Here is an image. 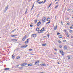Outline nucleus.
Masks as SVG:
<instances>
[{
  "instance_id": "e433bc0d",
  "label": "nucleus",
  "mask_w": 73,
  "mask_h": 73,
  "mask_svg": "<svg viewBox=\"0 0 73 73\" xmlns=\"http://www.w3.org/2000/svg\"><path fill=\"white\" fill-rule=\"evenodd\" d=\"M47 36L48 38H49V35L48 34L47 35Z\"/></svg>"
},
{
  "instance_id": "f3484780",
  "label": "nucleus",
  "mask_w": 73,
  "mask_h": 73,
  "mask_svg": "<svg viewBox=\"0 0 73 73\" xmlns=\"http://www.w3.org/2000/svg\"><path fill=\"white\" fill-rule=\"evenodd\" d=\"M17 36V35H11V37H15V36Z\"/></svg>"
},
{
  "instance_id": "e2e57ef3",
  "label": "nucleus",
  "mask_w": 73,
  "mask_h": 73,
  "mask_svg": "<svg viewBox=\"0 0 73 73\" xmlns=\"http://www.w3.org/2000/svg\"><path fill=\"white\" fill-rule=\"evenodd\" d=\"M58 64H60V62H58Z\"/></svg>"
},
{
  "instance_id": "052dcab7",
  "label": "nucleus",
  "mask_w": 73,
  "mask_h": 73,
  "mask_svg": "<svg viewBox=\"0 0 73 73\" xmlns=\"http://www.w3.org/2000/svg\"><path fill=\"white\" fill-rule=\"evenodd\" d=\"M31 1V0H29L28 2H30V1Z\"/></svg>"
},
{
  "instance_id": "6e6d98bb",
  "label": "nucleus",
  "mask_w": 73,
  "mask_h": 73,
  "mask_svg": "<svg viewBox=\"0 0 73 73\" xmlns=\"http://www.w3.org/2000/svg\"><path fill=\"white\" fill-rule=\"evenodd\" d=\"M37 62L38 63H39V62H40V61H39V60H38L37 61Z\"/></svg>"
},
{
  "instance_id": "5fc2aeb1",
  "label": "nucleus",
  "mask_w": 73,
  "mask_h": 73,
  "mask_svg": "<svg viewBox=\"0 0 73 73\" xmlns=\"http://www.w3.org/2000/svg\"><path fill=\"white\" fill-rule=\"evenodd\" d=\"M67 37H69V36L68 35H67Z\"/></svg>"
},
{
  "instance_id": "a878e982",
  "label": "nucleus",
  "mask_w": 73,
  "mask_h": 73,
  "mask_svg": "<svg viewBox=\"0 0 73 73\" xmlns=\"http://www.w3.org/2000/svg\"><path fill=\"white\" fill-rule=\"evenodd\" d=\"M38 64V62H36L35 63V65H37Z\"/></svg>"
},
{
  "instance_id": "a211bd4d",
  "label": "nucleus",
  "mask_w": 73,
  "mask_h": 73,
  "mask_svg": "<svg viewBox=\"0 0 73 73\" xmlns=\"http://www.w3.org/2000/svg\"><path fill=\"white\" fill-rule=\"evenodd\" d=\"M26 39V38L24 37H23V38L22 39V41H25V39Z\"/></svg>"
},
{
  "instance_id": "ddd939ff",
  "label": "nucleus",
  "mask_w": 73,
  "mask_h": 73,
  "mask_svg": "<svg viewBox=\"0 0 73 73\" xmlns=\"http://www.w3.org/2000/svg\"><path fill=\"white\" fill-rule=\"evenodd\" d=\"M35 2L34 3V4H33V6H32V8L31 9V11H32V9H33V7H34V5H35Z\"/></svg>"
},
{
  "instance_id": "5701e85b",
  "label": "nucleus",
  "mask_w": 73,
  "mask_h": 73,
  "mask_svg": "<svg viewBox=\"0 0 73 73\" xmlns=\"http://www.w3.org/2000/svg\"><path fill=\"white\" fill-rule=\"evenodd\" d=\"M66 49H67V46H64V49L66 50Z\"/></svg>"
},
{
  "instance_id": "680f3d73",
  "label": "nucleus",
  "mask_w": 73,
  "mask_h": 73,
  "mask_svg": "<svg viewBox=\"0 0 73 73\" xmlns=\"http://www.w3.org/2000/svg\"><path fill=\"white\" fill-rule=\"evenodd\" d=\"M58 2H57L56 3V4H58Z\"/></svg>"
},
{
  "instance_id": "0e129e2a",
  "label": "nucleus",
  "mask_w": 73,
  "mask_h": 73,
  "mask_svg": "<svg viewBox=\"0 0 73 73\" xmlns=\"http://www.w3.org/2000/svg\"><path fill=\"white\" fill-rule=\"evenodd\" d=\"M16 29H14V31H16Z\"/></svg>"
},
{
  "instance_id": "9b49d317",
  "label": "nucleus",
  "mask_w": 73,
  "mask_h": 73,
  "mask_svg": "<svg viewBox=\"0 0 73 73\" xmlns=\"http://www.w3.org/2000/svg\"><path fill=\"white\" fill-rule=\"evenodd\" d=\"M60 53L62 54V55H64V52L63 53V51H60Z\"/></svg>"
},
{
  "instance_id": "4c0bfd02",
  "label": "nucleus",
  "mask_w": 73,
  "mask_h": 73,
  "mask_svg": "<svg viewBox=\"0 0 73 73\" xmlns=\"http://www.w3.org/2000/svg\"><path fill=\"white\" fill-rule=\"evenodd\" d=\"M67 24L68 25H70V24L69 23H67Z\"/></svg>"
},
{
  "instance_id": "de8ad7c7",
  "label": "nucleus",
  "mask_w": 73,
  "mask_h": 73,
  "mask_svg": "<svg viewBox=\"0 0 73 73\" xmlns=\"http://www.w3.org/2000/svg\"><path fill=\"white\" fill-rule=\"evenodd\" d=\"M33 50L32 49H29V51H31V50Z\"/></svg>"
},
{
  "instance_id": "cd10ccee",
  "label": "nucleus",
  "mask_w": 73,
  "mask_h": 73,
  "mask_svg": "<svg viewBox=\"0 0 73 73\" xmlns=\"http://www.w3.org/2000/svg\"><path fill=\"white\" fill-rule=\"evenodd\" d=\"M59 38H62V35H60L59 36Z\"/></svg>"
},
{
  "instance_id": "393cba45",
  "label": "nucleus",
  "mask_w": 73,
  "mask_h": 73,
  "mask_svg": "<svg viewBox=\"0 0 73 73\" xmlns=\"http://www.w3.org/2000/svg\"><path fill=\"white\" fill-rule=\"evenodd\" d=\"M19 69H22L23 68V67H20L19 68Z\"/></svg>"
},
{
  "instance_id": "f8f14e48",
  "label": "nucleus",
  "mask_w": 73,
  "mask_h": 73,
  "mask_svg": "<svg viewBox=\"0 0 73 73\" xmlns=\"http://www.w3.org/2000/svg\"><path fill=\"white\" fill-rule=\"evenodd\" d=\"M8 5L6 7L5 10V12H6V11H7V9H8Z\"/></svg>"
},
{
  "instance_id": "bf43d9fd",
  "label": "nucleus",
  "mask_w": 73,
  "mask_h": 73,
  "mask_svg": "<svg viewBox=\"0 0 73 73\" xmlns=\"http://www.w3.org/2000/svg\"><path fill=\"white\" fill-rule=\"evenodd\" d=\"M66 35H68V33H66Z\"/></svg>"
},
{
  "instance_id": "f03ea898",
  "label": "nucleus",
  "mask_w": 73,
  "mask_h": 73,
  "mask_svg": "<svg viewBox=\"0 0 73 73\" xmlns=\"http://www.w3.org/2000/svg\"><path fill=\"white\" fill-rule=\"evenodd\" d=\"M41 21H39L37 24L36 25L37 27H39L40 25H41Z\"/></svg>"
},
{
  "instance_id": "58836bf2",
  "label": "nucleus",
  "mask_w": 73,
  "mask_h": 73,
  "mask_svg": "<svg viewBox=\"0 0 73 73\" xmlns=\"http://www.w3.org/2000/svg\"><path fill=\"white\" fill-rule=\"evenodd\" d=\"M46 0H45L44 2L43 3V4H44V3H45V2H46Z\"/></svg>"
},
{
  "instance_id": "774afa93",
  "label": "nucleus",
  "mask_w": 73,
  "mask_h": 73,
  "mask_svg": "<svg viewBox=\"0 0 73 73\" xmlns=\"http://www.w3.org/2000/svg\"><path fill=\"white\" fill-rule=\"evenodd\" d=\"M31 55H34V54H31Z\"/></svg>"
},
{
  "instance_id": "72a5a7b5",
  "label": "nucleus",
  "mask_w": 73,
  "mask_h": 73,
  "mask_svg": "<svg viewBox=\"0 0 73 73\" xmlns=\"http://www.w3.org/2000/svg\"><path fill=\"white\" fill-rule=\"evenodd\" d=\"M18 66H19V65H18L16 66V68H17Z\"/></svg>"
},
{
  "instance_id": "13d9d810",
  "label": "nucleus",
  "mask_w": 73,
  "mask_h": 73,
  "mask_svg": "<svg viewBox=\"0 0 73 73\" xmlns=\"http://www.w3.org/2000/svg\"><path fill=\"white\" fill-rule=\"evenodd\" d=\"M64 31L65 32H67V31L66 30H64Z\"/></svg>"
},
{
  "instance_id": "69168bd1",
  "label": "nucleus",
  "mask_w": 73,
  "mask_h": 73,
  "mask_svg": "<svg viewBox=\"0 0 73 73\" xmlns=\"http://www.w3.org/2000/svg\"><path fill=\"white\" fill-rule=\"evenodd\" d=\"M61 23H62V25H63V24L62 23V22H61Z\"/></svg>"
},
{
  "instance_id": "09e8293b",
  "label": "nucleus",
  "mask_w": 73,
  "mask_h": 73,
  "mask_svg": "<svg viewBox=\"0 0 73 73\" xmlns=\"http://www.w3.org/2000/svg\"><path fill=\"white\" fill-rule=\"evenodd\" d=\"M70 29H73V27L71 26L70 27Z\"/></svg>"
},
{
  "instance_id": "9d476101",
  "label": "nucleus",
  "mask_w": 73,
  "mask_h": 73,
  "mask_svg": "<svg viewBox=\"0 0 73 73\" xmlns=\"http://www.w3.org/2000/svg\"><path fill=\"white\" fill-rule=\"evenodd\" d=\"M11 41H13V42H16V41H17V40L16 39H12Z\"/></svg>"
},
{
  "instance_id": "b1692460",
  "label": "nucleus",
  "mask_w": 73,
  "mask_h": 73,
  "mask_svg": "<svg viewBox=\"0 0 73 73\" xmlns=\"http://www.w3.org/2000/svg\"><path fill=\"white\" fill-rule=\"evenodd\" d=\"M28 66H32V65H33V64H28Z\"/></svg>"
},
{
  "instance_id": "2f4dec72",
  "label": "nucleus",
  "mask_w": 73,
  "mask_h": 73,
  "mask_svg": "<svg viewBox=\"0 0 73 73\" xmlns=\"http://www.w3.org/2000/svg\"><path fill=\"white\" fill-rule=\"evenodd\" d=\"M38 4H41L42 3V2H38Z\"/></svg>"
},
{
  "instance_id": "864d4df0",
  "label": "nucleus",
  "mask_w": 73,
  "mask_h": 73,
  "mask_svg": "<svg viewBox=\"0 0 73 73\" xmlns=\"http://www.w3.org/2000/svg\"><path fill=\"white\" fill-rule=\"evenodd\" d=\"M58 42L60 43H61V42L60 41V40H59Z\"/></svg>"
},
{
  "instance_id": "4d7b16f0",
  "label": "nucleus",
  "mask_w": 73,
  "mask_h": 73,
  "mask_svg": "<svg viewBox=\"0 0 73 73\" xmlns=\"http://www.w3.org/2000/svg\"><path fill=\"white\" fill-rule=\"evenodd\" d=\"M54 54H57V53L56 52H54Z\"/></svg>"
},
{
  "instance_id": "49530a36",
  "label": "nucleus",
  "mask_w": 73,
  "mask_h": 73,
  "mask_svg": "<svg viewBox=\"0 0 73 73\" xmlns=\"http://www.w3.org/2000/svg\"><path fill=\"white\" fill-rule=\"evenodd\" d=\"M38 1H39L38 0L37 1H36V2L37 3H39V2H38Z\"/></svg>"
},
{
  "instance_id": "3c124183",
  "label": "nucleus",
  "mask_w": 73,
  "mask_h": 73,
  "mask_svg": "<svg viewBox=\"0 0 73 73\" xmlns=\"http://www.w3.org/2000/svg\"><path fill=\"white\" fill-rule=\"evenodd\" d=\"M59 46L60 48H62V46L60 45Z\"/></svg>"
},
{
  "instance_id": "37998d69",
  "label": "nucleus",
  "mask_w": 73,
  "mask_h": 73,
  "mask_svg": "<svg viewBox=\"0 0 73 73\" xmlns=\"http://www.w3.org/2000/svg\"><path fill=\"white\" fill-rule=\"evenodd\" d=\"M27 13V10H26V11H25V14H26V13Z\"/></svg>"
},
{
  "instance_id": "473e14b6",
  "label": "nucleus",
  "mask_w": 73,
  "mask_h": 73,
  "mask_svg": "<svg viewBox=\"0 0 73 73\" xmlns=\"http://www.w3.org/2000/svg\"><path fill=\"white\" fill-rule=\"evenodd\" d=\"M54 49L55 50H56V51H57V49L56 48H54Z\"/></svg>"
},
{
  "instance_id": "2eb2a0df",
  "label": "nucleus",
  "mask_w": 73,
  "mask_h": 73,
  "mask_svg": "<svg viewBox=\"0 0 73 73\" xmlns=\"http://www.w3.org/2000/svg\"><path fill=\"white\" fill-rule=\"evenodd\" d=\"M12 58H13V59H14L15 58V55H14V54H13L12 55Z\"/></svg>"
},
{
  "instance_id": "6ab92c4d",
  "label": "nucleus",
  "mask_w": 73,
  "mask_h": 73,
  "mask_svg": "<svg viewBox=\"0 0 73 73\" xmlns=\"http://www.w3.org/2000/svg\"><path fill=\"white\" fill-rule=\"evenodd\" d=\"M37 21H38V20L37 19H36L34 21L35 24H36V23H37Z\"/></svg>"
},
{
  "instance_id": "7ed1b4c3",
  "label": "nucleus",
  "mask_w": 73,
  "mask_h": 73,
  "mask_svg": "<svg viewBox=\"0 0 73 73\" xmlns=\"http://www.w3.org/2000/svg\"><path fill=\"white\" fill-rule=\"evenodd\" d=\"M45 20H46V18L45 17H44L42 19V21L43 22V23H44Z\"/></svg>"
},
{
  "instance_id": "39448f33",
  "label": "nucleus",
  "mask_w": 73,
  "mask_h": 73,
  "mask_svg": "<svg viewBox=\"0 0 73 73\" xmlns=\"http://www.w3.org/2000/svg\"><path fill=\"white\" fill-rule=\"evenodd\" d=\"M40 65H41V66H46V64H43L42 63L40 64Z\"/></svg>"
},
{
  "instance_id": "8fccbe9b",
  "label": "nucleus",
  "mask_w": 73,
  "mask_h": 73,
  "mask_svg": "<svg viewBox=\"0 0 73 73\" xmlns=\"http://www.w3.org/2000/svg\"><path fill=\"white\" fill-rule=\"evenodd\" d=\"M30 27H33V25H30Z\"/></svg>"
},
{
  "instance_id": "79ce46f5",
  "label": "nucleus",
  "mask_w": 73,
  "mask_h": 73,
  "mask_svg": "<svg viewBox=\"0 0 73 73\" xmlns=\"http://www.w3.org/2000/svg\"><path fill=\"white\" fill-rule=\"evenodd\" d=\"M21 48H24V46H22L21 47Z\"/></svg>"
},
{
  "instance_id": "dca6fc26",
  "label": "nucleus",
  "mask_w": 73,
  "mask_h": 73,
  "mask_svg": "<svg viewBox=\"0 0 73 73\" xmlns=\"http://www.w3.org/2000/svg\"><path fill=\"white\" fill-rule=\"evenodd\" d=\"M71 10H72V9H68L67 11H68V12H71Z\"/></svg>"
},
{
  "instance_id": "4be33fe9",
  "label": "nucleus",
  "mask_w": 73,
  "mask_h": 73,
  "mask_svg": "<svg viewBox=\"0 0 73 73\" xmlns=\"http://www.w3.org/2000/svg\"><path fill=\"white\" fill-rule=\"evenodd\" d=\"M24 48H27V46H28V45L27 44H25L24 45Z\"/></svg>"
},
{
  "instance_id": "c85d7f7f",
  "label": "nucleus",
  "mask_w": 73,
  "mask_h": 73,
  "mask_svg": "<svg viewBox=\"0 0 73 73\" xmlns=\"http://www.w3.org/2000/svg\"><path fill=\"white\" fill-rule=\"evenodd\" d=\"M20 57L19 56H18L17 58V60L19 59H20Z\"/></svg>"
},
{
  "instance_id": "f704fd0d",
  "label": "nucleus",
  "mask_w": 73,
  "mask_h": 73,
  "mask_svg": "<svg viewBox=\"0 0 73 73\" xmlns=\"http://www.w3.org/2000/svg\"><path fill=\"white\" fill-rule=\"evenodd\" d=\"M68 59H70V56H68Z\"/></svg>"
},
{
  "instance_id": "c756f323",
  "label": "nucleus",
  "mask_w": 73,
  "mask_h": 73,
  "mask_svg": "<svg viewBox=\"0 0 73 73\" xmlns=\"http://www.w3.org/2000/svg\"><path fill=\"white\" fill-rule=\"evenodd\" d=\"M50 21H48V22H47V23H46V24H50Z\"/></svg>"
},
{
  "instance_id": "c03bdc74",
  "label": "nucleus",
  "mask_w": 73,
  "mask_h": 73,
  "mask_svg": "<svg viewBox=\"0 0 73 73\" xmlns=\"http://www.w3.org/2000/svg\"><path fill=\"white\" fill-rule=\"evenodd\" d=\"M51 5H52V4H50L48 6H49V7H50V6H51Z\"/></svg>"
},
{
  "instance_id": "ea45409f",
  "label": "nucleus",
  "mask_w": 73,
  "mask_h": 73,
  "mask_svg": "<svg viewBox=\"0 0 73 73\" xmlns=\"http://www.w3.org/2000/svg\"><path fill=\"white\" fill-rule=\"evenodd\" d=\"M63 41L64 42H66V40H63Z\"/></svg>"
},
{
  "instance_id": "338daca9",
  "label": "nucleus",
  "mask_w": 73,
  "mask_h": 73,
  "mask_svg": "<svg viewBox=\"0 0 73 73\" xmlns=\"http://www.w3.org/2000/svg\"><path fill=\"white\" fill-rule=\"evenodd\" d=\"M43 37H46V36H43Z\"/></svg>"
},
{
  "instance_id": "6e6552de",
  "label": "nucleus",
  "mask_w": 73,
  "mask_h": 73,
  "mask_svg": "<svg viewBox=\"0 0 73 73\" xmlns=\"http://www.w3.org/2000/svg\"><path fill=\"white\" fill-rule=\"evenodd\" d=\"M46 21L50 22V18H48L46 19Z\"/></svg>"
},
{
  "instance_id": "0eeeda50",
  "label": "nucleus",
  "mask_w": 73,
  "mask_h": 73,
  "mask_svg": "<svg viewBox=\"0 0 73 73\" xmlns=\"http://www.w3.org/2000/svg\"><path fill=\"white\" fill-rule=\"evenodd\" d=\"M29 41V39H28L27 41H26L25 42V44H28V42H28Z\"/></svg>"
},
{
  "instance_id": "4468645a",
  "label": "nucleus",
  "mask_w": 73,
  "mask_h": 73,
  "mask_svg": "<svg viewBox=\"0 0 73 73\" xmlns=\"http://www.w3.org/2000/svg\"><path fill=\"white\" fill-rule=\"evenodd\" d=\"M4 70H9V68H5L4 69Z\"/></svg>"
},
{
  "instance_id": "aec40b11",
  "label": "nucleus",
  "mask_w": 73,
  "mask_h": 73,
  "mask_svg": "<svg viewBox=\"0 0 73 73\" xmlns=\"http://www.w3.org/2000/svg\"><path fill=\"white\" fill-rule=\"evenodd\" d=\"M39 30H40V29H39V28H36V31H37V32H39Z\"/></svg>"
},
{
  "instance_id": "603ef678",
  "label": "nucleus",
  "mask_w": 73,
  "mask_h": 73,
  "mask_svg": "<svg viewBox=\"0 0 73 73\" xmlns=\"http://www.w3.org/2000/svg\"><path fill=\"white\" fill-rule=\"evenodd\" d=\"M25 37V38H27V35H25V37Z\"/></svg>"
},
{
  "instance_id": "a18cd8bd",
  "label": "nucleus",
  "mask_w": 73,
  "mask_h": 73,
  "mask_svg": "<svg viewBox=\"0 0 73 73\" xmlns=\"http://www.w3.org/2000/svg\"><path fill=\"white\" fill-rule=\"evenodd\" d=\"M15 32V31H14V30L12 31H11V33H13V32Z\"/></svg>"
},
{
  "instance_id": "bb28decb",
  "label": "nucleus",
  "mask_w": 73,
  "mask_h": 73,
  "mask_svg": "<svg viewBox=\"0 0 73 73\" xmlns=\"http://www.w3.org/2000/svg\"><path fill=\"white\" fill-rule=\"evenodd\" d=\"M58 6H59V5H57L55 7V8H57V7H58Z\"/></svg>"
},
{
  "instance_id": "423d86ee",
  "label": "nucleus",
  "mask_w": 73,
  "mask_h": 73,
  "mask_svg": "<svg viewBox=\"0 0 73 73\" xmlns=\"http://www.w3.org/2000/svg\"><path fill=\"white\" fill-rule=\"evenodd\" d=\"M32 36L33 37H36L37 35L36 34H33Z\"/></svg>"
},
{
  "instance_id": "7c9ffc66",
  "label": "nucleus",
  "mask_w": 73,
  "mask_h": 73,
  "mask_svg": "<svg viewBox=\"0 0 73 73\" xmlns=\"http://www.w3.org/2000/svg\"><path fill=\"white\" fill-rule=\"evenodd\" d=\"M69 32H70V33H72V32H73V31H72V30H70Z\"/></svg>"
},
{
  "instance_id": "412c9836",
  "label": "nucleus",
  "mask_w": 73,
  "mask_h": 73,
  "mask_svg": "<svg viewBox=\"0 0 73 73\" xmlns=\"http://www.w3.org/2000/svg\"><path fill=\"white\" fill-rule=\"evenodd\" d=\"M46 43L42 44V46H46Z\"/></svg>"
},
{
  "instance_id": "c9c22d12",
  "label": "nucleus",
  "mask_w": 73,
  "mask_h": 73,
  "mask_svg": "<svg viewBox=\"0 0 73 73\" xmlns=\"http://www.w3.org/2000/svg\"><path fill=\"white\" fill-rule=\"evenodd\" d=\"M57 17V16H56L55 17V20H56V18Z\"/></svg>"
},
{
  "instance_id": "1a4fd4ad",
  "label": "nucleus",
  "mask_w": 73,
  "mask_h": 73,
  "mask_svg": "<svg viewBox=\"0 0 73 73\" xmlns=\"http://www.w3.org/2000/svg\"><path fill=\"white\" fill-rule=\"evenodd\" d=\"M57 25H56V26H55L54 27V31H56V29H57Z\"/></svg>"
},
{
  "instance_id": "a19ab883",
  "label": "nucleus",
  "mask_w": 73,
  "mask_h": 73,
  "mask_svg": "<svg viewBox=\"0 0 73 73\" xmlns=\"http://www.w3.org/2000/svg\"><path fill=\"white\" fill-rule=\"evenodd\" d=\"M61 35V34L59 33H58L57 34V35Z\"/></svg>"
},
{
  "instance_id": "f257e3e1",
  "label": "nucleus",
  "mask_w": 73,
  "mask_h": 73,
  "mask_svg": "<svg viewBox=\"0 0 73 73\" xmlns=\"http://www.w3.org/2000/svg\"><path fill=\"white\" fill-rule=\"evenodd\" d=\"M42 31H45V29H44V27L42 29H41V30L39 31L38 33H43V32Z\"/></svg>"
},
{
  "instance_id": "20e7f679",
  "label": "nucleus",
  "mask_w": 73,
  "mask_h": 73,
  "mask_svg": "<svg viewBox=\"0 0 73 73\" xmlns=\"http://www.w3.org/2000/svg\"><path fill=\"white\" fill-rule=\"evenodd\" d=\"M27 65V63L26 62V63H23L22 64H21V66H25V65L26 66Z\"/></svg>"
}]
</instances>
